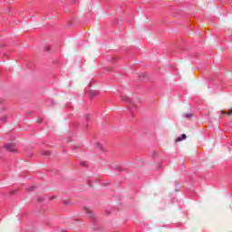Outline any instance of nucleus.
Listing matches in <instances>:
<instances>
[{"label": "nucleus", "instance_id": "obj_1", "mask_svg": "<svg viewBox=\"0 0 232 232\" xmlns=\"http://www.w3.org/2000/svg\"><path fill=\"white\" fill-rule=\"evenodd\" d=\"M121 100L124 101V102H128V104L131 105L132 108H135V102H133V100H131L130 97L122 94Z\"/></svg>", "mask_w": 232, "mask_h": 232}, {"label": "nucleus", "instance_id": "obj_2", "mask_svg": "<svg viewBox=\"0 0 232 232\" xmlns=\"http://www.w3.org/2000/svg\"><path fill=\"white\" fill-rule=\"evenodd\" d=\"M4 148H5V150H7V151H11V153H15V151H17V150H15V148H14L13 144H5L4 146Z\"/></svg>", "mask_w": 232, "mask_h": 232}, {"label": "nucleus", "instance_id": "obj_3", "mask_svg": "<svg viewBox=\"0 0 232 232\" xmlns=\"http://www.w3.org/2000/svg\"><path fill=\"white\" fill-rule=\"evenodd\" d=\"M89 93H90V97L93 99V97L99 96L101 92L97 90H94V91H89Z\"/></svg>", "mask_w": 232, "mask_h": 232}, {"label": "nucleus", "instance_id": "obj_4", "mask_svg": "<svg viewBox=\"0 0 232 232\" xmlns=\"http://www.w3.org/2000/svg\"><path fill=\"white\" fill-rule=\"evenodd\" d=\"M187 136L186 134H182L181 137L177 138V142H180L181 140H186Z\"/></svg>", "mask_w": 232, "mask_h": 232}, {"label": "nucleus", "instance_id": "obj_5", "mask_svg": "<svg viewBox=\"0 0 232 232\" xmlns=\"http://www.w3.org/2000/svg\"><path fill=\"white\" fill-rule=\"evenodd\" d=\"M85 213L89 216V217H92L93 212H92V210H90L89 208H84Z\"/></svg>", "mask_w": 232, "mask_h": 232}, {"label": "nucleus", "instance_id": "obj_6", "mask_svg": "<svg viewBox=\"0 0 232 232\" xmlns=\"http://www.w3.org/2000/svg\"><path fill=\"white\" fill-rule=\"evenodd\" d=\"M8 121V116L5 115L0 118V122H6Z\"/></svg>", "mask_w": 232, "mask_h": 232}, {"label": "nucleus", "instance_id": "obj_7", "mask_svg": "<svg viewBox=\"0 0 232 232\" xmlns=\"http://www.w3.org/2000/svg\"><path fill=\"white\" fill-rule=\"evenodd\" d=\"M184 117H185L186 119H191V118L193 117V114H191V113H186V114H184Z\"/></svg>", "mask_w": 232, "mask_h": 232}, {"label": "nucleus", "instance_id": "obj_8", "mask_svg": "<svg viewBox=\"0 0 232 232\" xmlns=\"http://www.w3.org/2000/svg\"><path fill=\"white\" fill-rule=\"evenodd\" d=\"M35 186H32V187H29L28 188H27V191H35Z\"/></svg>", "mask_w": 232, "mask_h": 232}, {"label": "nucleus", "instance_id": "obj_9", "mask_svg": "<svg viewBox=\"0 0 232 232\" xmlns=\"http://www.w3.org/2000/svg\"><path fill=\"white\" fill-rule=\"evenodd\" d=\"M84 120L86 121V122H88V121H90V115L89 114H86L84 116Z\"/></svg>", "mask_w": 232, "mask_h": 232}, {"label": "nucleus", "instance_id": "obj_10", "mask_svg": "<svg viewBox=\"0 0 232 232\" xmlns=\"http://www.w3.org/2000/svg\"><path fill=\"white\" fill-rule=\"evenodd\" d=\"M96 146L99 148V150H102V145L101 143H97Z\"/></svg>", "mask_w": 232, "mask_h": 232}, {"label": "nucleus", "instance_id": "obj_11", "mask_svg": "<svg viewBox=\"0 0 232 232\" xmlns=\"http://www.w3.org/2000/svg\"><path fill=\"white\" fill-rule=\"evenodd\" d=\"M43 155L48 156V155H50V151L45 150V151L43 152Z\"/></svg>", "mask_w": 232, "mask_h": 232}, {"label": "nucleus", "instance_id": "obj_12", "mask_svg": "<svg viewBox=\"0 0 232 232\" xmlns=\"http://www.w3.org/2000/svg\"><path fill=\"white\" fill-rule=\"evenodd\" d=\"M81 166H88V162H86V161H82V162H81Z\"/></svg>", "mask_w": 232, "mask_h": 232}, {"label": "nucleus", "instance_id": "obj_13", "mask_svg": "<svg viewBox=\"0 0 232 232\" xmlns=\"http://www.w3.org/2000/svg\"><path fill=\"white\" fill-rule=\"evenodd\" d=\"M228 115H232V107L228 111Z\"/></svg>", "mask_w": 232, "mask_h": 232}, {"label": "nucleus", "instance_id": "obj_14", "mask_svg": "<svg viewBox=\"0 0 232 232\" xmlns=\"http://www.w3.org/2000/svg\"><path fill=\"white\" fill-rule=\"evenodd\" d=\"M93 84V82H91V84H89L88 88H92V85Z\"/></svg>", "mask_w": 232, "mask_h": 232}, {"label": "nucleus", "instance_id": "obj_15", "mask_svg": "<svg viewBox=\"0 0 232 232\" xmlns=\"http://www.w3.org/2000/svg\"><path fill=\"white\" fill-rule=\"evenodd\" d=\"M85 92H88V88H85Z\"/></svg>", "mask_w": 232, "mask_h": 232}, {"label": "nucleus", "instance_id": "obj_16", "mask_svg": "<svg viewBox=\"0 0 232 232\" xmlns=\"http://www.w3.org/2000/svg\"><path fill=\"white\" fill-rule=\"evenodd\" d=\"M129 110H130V111H131V107H129Z\"/></svg>", "mask_w": 232, "mask_h": 232}]
</instances>
